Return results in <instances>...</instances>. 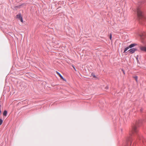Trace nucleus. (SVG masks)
<instances>
[{
	"instance_id": "nucleus-1",
	"label": "nucleus",
	"mask_w": 146,
	"mask_h": 146,
	"mask_svg": "<svg viewBox=\"0 0 146 146\" xmlns=\"http://www.w3.org/2000/svg\"><path fill=\"white\" fill-rule=\"evenodd\" d=\"M138 16L140 18H142L143 17V14L139 9L138 8L137 9Z\"/></svg>"
},
{
	"instance_id": "nucleus-2",
	"label": "nucleus",
	"mask_w": 146,
	"mask_h": 146,
	"mask_svg": "<svg viewBox=\"0 0 146 146\" xmlns=\"http://www.w3.org/2000/svg\"><path fill=\"white\" fill-rule=\"evenodd\" d=\"M137 50V49L136 48H131V49H129V51L132 54L134 53Z\"/></svg>"
},
{
	"instance_id": "nucleus-3",
	"label": "nucleus",
	"mask_w": 146,
	"mask_h": 146,
	"mask_svg": "<svg viewBox=\"0 0 146 146\" xmlns=\"http://www.w3.org/2000/svg\"><path fill=\"white\" fill-rule=\"evenodd\" d=\"M17 17L19 18L22 22H23V20L22 17L21 16V14H18L17 15Z\"/></svg>"
},
{
	"instance_id": "nucleus-4",
	"label": "nucleus",
	"mask_w": 146,
	"mask_h": 146,
	"mask_svg": "<svg viewBox=\"0 0 146 146\" xmlns=\"http://www.w3.org/2000/svg\"><path fill=\"white\" fill-rule=\"evenodd\" d=\"M102 88L104 90L106 91L108 89V85H106L105 86L104 85H102Z\"/></svg>"
},
{
	"instance_id": "nucleus-5",
	"label": "nucleus",
	"mask_w": 146,
	"mask_h": 146,
	"mask_svg": "<svg viewBox=\"0 0 146 146\" xmlns=\"http://www.w3.org/2000/svg\"><path fill=\"white\" fill-rule=\"evenodd\" d=\"M137 131V127L136 126H134L132 129V132L134 133L135 132L136 133Z\"/></svg>"
},
{
	"instance_id": "nucleus-6",
	"label": "nucleus",
	"mask_w": 146,
	"mask_h": 146,
	"mask_svg": "<svg viewBox=\"0 0 146 146\" xmlns=\"http://www.w3.org/2000/svg\"><path fill=\"white\" fill-rule=\"evenodd\" d=\"M56 72L57 73V74L60 77L61 79L63 80H64V79L63 78V77L61 76V75L57 71H56Z\"/></svg>"
},
{
	"instance_id": "nucleus-7",
	"label": "nucleus",
	"mask_w": 146,
	"mask_h": 146,
	"mask_svg": "<svg viewBox=\"0 0 146 146\" xmlns=\"http://www.w3.org/2000/svg\"><path fill=\"white\" fill-rule=\"evenodd\" d=\"M137 45V44H130L129 46L130 48H132L135 46Z\"/></svg>"
},
{
	"instance_id": "nucleus-8",
	"label": "nucleus",
	"mask_w": 146,
	"mask_h": 146,
	"mask_svg": "<svg viewBox=\"0 0 146 146\" xmlns=\"http://www.w3.org/2000/svg\"><path fill=\"white\" fill-rule=\"evenodd\" d=\"M140 49L142 51H146V47H140Z\"/></svg>"
},
{
	"instance_id": "nucleus-9",
	"label": "nucleus",
	"mask_w": 146,
	"mask_h": 146,
	"mask_svg": "<svg viewBox=\"0 0 146 146\" xmlns=\"http://www.w3.org/2000/svg\"><path fill=\"white\" fill-rule=\"evenodd\" d=\"M139 139L140 141H142L143 142H144L143 140L144 139L142 136L139 137Z\"/></svg>"
},
{
	"instance_id": "nucleus-10",
	"label": "nucleus",
	"mask_w": 146,
	"mask_h": 146,
	"mask_svg": "<svg viewBox=\"0 0 146 146\" xmlns=\"http://www.w3.org/2000/svg\"><path fill=\"white\" fill-rule=\"evenodd\" d=\"M25 5V4L23 3L21 5L17 6L16 7L17 8H20L21 7L23 6V5Z\"/></svg>"
},
{
	"instance_id": "nucleus-11",
	"label": "nucleus",
	"mask_w": 146,
	"mask_h": 146,
	"mask_svg": "<svg viewBox=\"0 0 146 146\" xmlns=\"http://www.w3.org/2000/svg\"><path fill=\"white\" fill-rule=\"evenodd\" d=\"M130 48L129 46L125 48L124 50V52H125L128 49Z\"/></svg>"
},
{
	"instance_id": "nucleus-12",
	"label": "nucleus",
	"mask_w": 146,
	"mask_h": 146,
	"mask_svg": "<svg viewBox=\"0 0 146 146\" xmlns=\"http://www.w3.org/2000/svg\"><path fill=\"white\" fill-rule=\"evenodd\" d=\"M7 114V111L6 110H5L4 111L3 113V115L4 116H6Z\"/></svg>"
},
{
	"instance_id": "nucleus-13",
	"label": "nucleus",
	"mask_w": 146,
	"mask_h": 146,
	"mask_svg": "<svg viewBox=\"0 0 146 146\" xmlns=\"http://www.w3.org/2000/svg\"><path fill=\"white\" fill-rule=\"evenodd\" d=\"M91 76H92L93 78H97L96 76L95 75L94 73H92Z\"/></svg>"
},
{
	"instance_id": "nucleus-14",
	"label": "nucleus",
	"mask_w": 146,
	"mask_h": 146,
	"mask_svg": "<svg viewBox=\"0 0 146 146\" xmlns=\"http://www.w3.org/2000/svg\"><path fill=\"white\" fill-rule=\"evenodd\" d=\"M134 78H135L136 81L137 82V76H135L134 77Z\"/></svg>"
},
{
	"instance_id": "nucleus-15",
	"label": "nucleus",
	"mask_w": 146,
	"mask_h": 146,
	"mask_svg": "<svg viewBox=\"0 0 146 146\" xmlns=\"http://www.w3.org/2000/svg\"><path fill=\"white\" fill-rule=\"evenodd\" d=\"M3 120L1 119H0V125H1L3 123Z\"/></svg>"
},
{
	"instance_id": "nucleus-16",
	"label": "nucleus",
	"mask_w": 146,
	"mask_h": 146,
	"mask_svg": "<svg viewBox=\"0 0 146 146\" xmlns=\"http://www.w3.org/2000/svg\"><path fill=\"white\" fill-rule=\"evenodd\" d=\"M111 38H112V35L111 34H110V40H111Z\"/></svg>"
},
{
	"instance_id": "nucleus-17",
	"label": "nucleus",
	"mask_w": 146,
	"mask_h": 146,
	"mask_svg": "<svg viewBox=\"0 0 146 146\" xmlns=\"http://www.w3.org/2000/svg\"><path fill=\"white\" fill-rule=\"evenodd\" d=\"M122 70V71L123 72V73L124 74H125V72L123 70Z\"/></svg>"
},
{
	"instance_id": "nucleus-18",
	"label": "nucleus",
	"mask_w": 146,
	"mask_h": 146,
	"mask_svg": "<svg viewBox=\"0 0 146 146\" xmlns=\"http://www.w3.org/2000/svg\"><path fill=\"white\" fill-rule=\"evenodd\" d=\"M72 67H73V68L76 71V69L74 67V66H73V65L72 66Z\"/></svg>"
},
{
	"instance_id": "nucleus-19",
	"label": "nucleus",
	"mask_w": 146,
	"mask_h": 146,
	"mask_svg": "<svg viewBox=\"0 0 146 146\" xmlns=\"http://www.w3.org/2000/svg\"><path fill=\"white\" fill-rule=\"evenodd\" d=\"M1 110V106L0 105V110Z\"/></svg>"
},
{
	"instance_id": "nucleus-20",
	"label": "nucleus",
	"mask_w": 146,
	"mask_h": 146,
	"mask_svg": "<svg viewBox=\"0 0 146 146\" xmlns=\"http://www.w3.org/2000/svg\"><path fill=\"white\" fill-rule=\"evenodd\" d=\"M121 131H122V129H121Z\"/></svg>"
}]
</instances>
